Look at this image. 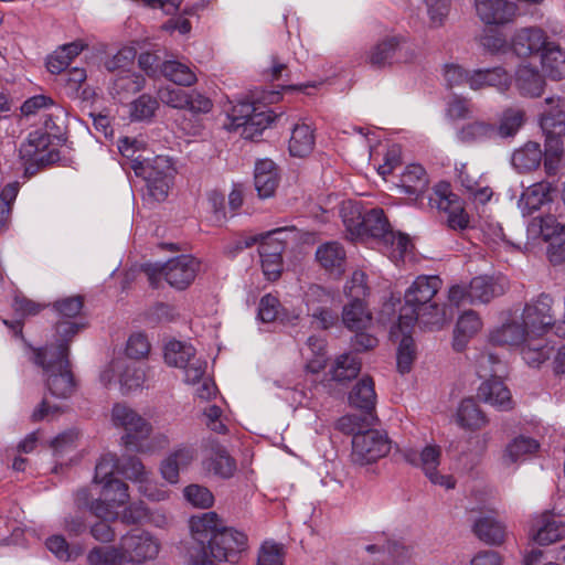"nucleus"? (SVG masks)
<instances>
[{
  "instance_id": "6ab92c4d",
  "label": "nucleus",
  "mask_w": 565,
  "mask_h": 565,
  "mask_svg": "<svg viewBox=\"0 0 565 565\" xmlns=\"http://www.w3.org/2000/svg\"><path fill=\"white\" fill-rule=\"evenodd\" d=\"M541 448L537 439L520 434L512 438L502 452V465L504 467H518L521 462L535 456Z\"/></svg>"
},
{
  "instance_id": "bf43d9fd",
  "label": "nucleus",
  "mask_w": 565,
  "mask_h": 565,
  "mask_svg": "<svg viewBox=\"0 0 565 565\" xmlns=\"http://www.w3.org/2000/svg\"><path fill=\"white\" fill-rule=\"evenodd\" d=\"M383 243L390 248V258L396 264L403 262L405 256L413 247V244L411 243V239L407 235L395 233L394 231L386 234Z\"/></svg>"
},
{
  "instance_id": "20e7f679",
  "label": "nucleus",
  "mask_w": 565,
  "mask_h": 565,
  "mask_svg": "<svg viewBox=\"0 0 565 565\" xmlns=\"http://www.w3.org/2000/svg\"><path fill=\"white\" fill-rule=\"evenodd\" d=\"M111 422L115 427L126 431L121 441L128 450L140 454L153 452V446L148 440L152 426L135 409L124 403L115 404L111 409Z\"/></svg>"
},
{
  "instance_id": "c03bdc74",
  "label": "nucleus",
  "mask_w": 565,
  "mask_h": 565,
  "mask_svg": "<svg viewBox=\"0 0 565 565\" xmlns=\"http://www.w3.org/2000/svg\"><path fill=\"white\" fill-rule=\"evenodd\" d=\"M437 207L448 213L447 223L449 227L463 230L468 226V215L455 194L441 195L437 202Z\"/></svg>"
},
{
  "instance_id": "69168bd1",
  "label": "nucleus",
  "mask_w": 565,
  "mask_h": 565,
  "mask_svg": "<svg viewBox=\"0 0 565 565\" xmlns=\"http://www.w3.org/2000/svg\"><path fill=\"white\" fill-rule=\"evenodd\" d=\"M118 467L119 458L116 454L108 452L103 455L95 467L94 482L99 484L114 478L115 471L118 472Z\"/></svg>"
},
{
  "instance_id": "09e8293b",
  "label": "nucleus",
  "mask_w": 565,
  "mask_h": 565,
  "mask_svg": "<svg viewBox=\"0 0 565 565\" xmlns=\"http://www.w3.org/2000/svg\"><path fill=\"white\" fill-rule=\"evenodd\" d=\"M361 364V360L355 353L340 355L332 367L333 380L341 382L356 377L360 373Z\"/></svg>"
},
{
  "instance_id": "c756f323",
  "label": "nucleus",
  "mask_w": 565,
  "mask_h": 565,
  "mask_svg": "<svg viewBox=\"0 0 565 565\" xmlns=\"http://www.w3.org/2000/svg\"><path fill=\"white\" fill-rule=\"evenodd\" d=\"M515 83L520 94L529 97L541 96L545 85L542 74L530 65H522L518 68Z\"/></svg>"
},
{
  "instance_id": "4be33fe9",
  "label": "nucleus",
  "mask_w": 565,
  "mask_h": 565,
  "mask_svg": "<svg viewBox=\"0 0 565 565\" xmlns=\"http://www.w3.org/2000/svg\"><path fill=\"white\" fill-rule=\"evenodd\" d=\"M190 529L194 541L209 548L221 529V521L215 512H205L190 519Z\"/></svg>"
},
{
  "instance_id": "603ef678",
  "label": "nucleus",
  "mask_w": 565,
  "mask_h": 565,
  "mask_svg": "<svg viewBox=\"0 0 565 565\" xmlns=\"http://www.w3.org/2000/svg\"><path fill=\"white\" fill-rule=\"evenodd\" d=\"M118 473L139 486L147 483L149 479V472L136 456H127L122 457L121 460L119 459Z\"/></svg>"
},
{
  "instance_id": "aec40b11",
  "label": "nucleus",
  "mask_w": 565,
  "mask_h": 565,
  "mask_svg": "<svg viewBox=\"0 0 565 565\" xmlns=\"http://www.w3.org/2000/svg\"><path fill=\"white\" fill-rule=\"evenodd\" d=\"M457 179L473 201L484 204L490 201L493 192L476 171H471L467 163L456 167Z\"/></svg>"
},
{
  "instance_id": "6e6d98bb",
  "label": "nucleus",
  "mask_w": 565,
  "mask_h": 565,
  "mask_svg": "<svg viewBox=\"0 0 565 565\" xmlns=\"http://www.w3.org/2000/svg\"><path fill=\"white\" fill-rule=\"evenodd\" d=\"M412 328L402 331L403 338L397 349V369L402 374L408 373L415 360L416 350L413 338L407 334Z\"/></svg>"
},
{
  "instance_id": "a19ab883",
  "label": "nucleus",
  "mask_w": 565,
  "mask_h": 565,
  "mask_svg": "<svg viewBox=\"0 0 565 565\" xmlns=\"http://www.w3.org/2000/svg\"><path fill=\"white\" fill-rule=\"evenodd\" d=\"M145 84L146 79L142 75L130 71H121L113 82L111 94L122 100L129 95L140 92Z\"/></svg>"
},
{
  "instance_id": "6e6552de",
  "label": "nucleus",
  "mask_w": 565,
  "mask_h": 565,
  "mask_svg": "<svg viewBox=\"0 0 565 565\" xmlns=\"http://www.w3.org/2000/svg\"><path fill=\"white\" fill-rule=\"evenodd\" d=\"M404 460L413 467L420 468L426 478L436 486L445 489H454L456 480L450 475L438 471L441 459V448L436 444H427L420 451L414 448H405L402 451Z\"/></svg>"
},
{
  "instance_id": "4c0bfd02",
  "label": "nucleus",
  "mask_w": 565,
  "mask_h": 565,
  "mask_svg": "<svg viewBox=\"0 0 565 565\" xmlns=\"http://www.w3.org/2000/svg\"><path fill=\"white\" fill-rule=\"evenodd\" d=\"M402 192L418 196L428 186V178L425 169L419 164H409L405 168L399 179Z\"/></svg>"
},
{
  "instance_id": "680f3d73",
  "label": "nucleus",
  "mask_w": 565,
  "mask_h": 565,
  "mask_svg": "<svg viewBox=\"0 0 565 565\" xmlns=\"http://www.w3.org/2000/svg\"><path fill=\"white\" fill-rule=\"evenodd\" d=\"M369 553L387 554L391 558L402 556L405 547L397 540L392 539L388 534L382 533L376 535L375 542L365 546Z\"/></svg>"
},
{
  "instance_id": "58836bf2",
  "label": "nucleus",
  "mask_w": 565,
  "mask_h": 565,
  "mask_svg": "<svg viewBox=\"0 0 565 565\" xmlns=\"http://www.w3.org/2000/svg\"><path fill=\"white\" fill-rule=\"evenodd\" d=\"M209 447L212 451L209 469L221 478H231L236 470L235 460L230 456L225 447L216 441L210 440Z\"/></svg>"
},
{
  "instance_id": "f704fd0d",
  "label": "nucleus",
  "mask_w": 565,
  "mask_h": 565,
  "mask_svg": "<svg viewBox=\"0 0 565 565\" xmlns=\"http://www.w3.org/2000/svg\"><path fill=\"white\" fill-rule=\"evenodd\" d=\"M460 142L471 145L497 138V126L491 122L476 120L463 125L457 132Z\"/></svg>"
},
{
  "instance_id": "9d476101",
  "label": "nucleus",
  "mask_w": 565,
  "mask_h": 565,
  "mask_svg": "<svg viewBox=\"0 0 565 565\" xmlns=\"http://www.w3.org/2000/svg\"><path fill=\"white\" fill-rule=\"evenodd\" d=\"M167 364L184 370L185 381L190 384L200 382L206 371V361L195 356V349L188 343L172 340L164 348Z\"/></svg>"
},
{
  "instance_id": "e433bc0d",
  "label": "nucleus",
  "mask_w": 565,
  "mask_h": 565,
  "mask_svg": "<svg viewBox=\"0 0 565 565\" xmlns=\"http://www.w3.org/2000/svg\"><path fill=\"white\" fill-rule=\"evenodd\" d=\"M318 263L327 270L341 273L345 263V250L338 242H328L316 250Z\"/></svg>"
},
{
  "instance_id": "0e129e2a",
  "label": "nucleus",
  "mask_w": 565,
  "mask_h": 565,
  "mask_svg": "<svg viewBox=\"0 0 565 565\" xmlns=\"http://www.w3.org/2000/svg\"><path fill=\"white\" fill-rule=\"evenodd\" d=\"M145 381V372L137 367L134 363L125 360L124 370L119 372V384L122 394H127L142 385Z\"/></svg>"
},
{
  "instance_id": "423d86ee",
  "label": "nucleus",
  "mask_w": 565,
  "mask_h": 565,
  "mask_svg": "<svg viewBox=\"0 0 565 565\" xmlns=\"http://www.w3.org/2000/svg\"><path fill=\"white\" fill-rule=\"evenodd\" d=\"M201 263L191 255H180L169 259L164 264H150L146 267L150 284L157 286V281L163 277L166 281L178 290L186 289L195 279Z\"/></svg>"
},
{
  "instance_id": "4d7b16f0",
  "label": "nucleus",
  "mask_w": 565,
  "mask_h": 565,
  "mask_svg": "<svg viewBox=\"0 0 565 565\" xmlns=\"http://www.w3.org/2000/svg\"><path fill=\"white\" fill-rule=\"evenodd\" d=\"M102 486L100 495L114 505H124L129 500L128 486L117 478L99 483Z\"/></svg>"
},
{
  "instance_id": "412c9836",
  "label": "nucleus",
  "mask_w": 565,
  "mask_h": 565,
  "mask_svg": "<svg viewBox=\"0 0 565 565\" xmlns=\"http://www.w3.org/2000/svg\"><path fill=\"white\" fill-rule=\"evenodd\" d=\"M512 78L502 67L475 70L470 74V88L473 90L495 87L503 93L511 86Z\"/></svg>"
},
{
  "instance_id": "de8ad7c7",
  "label": "nucleus",
  "mask_w": 565,
  "mask_h": 565,
  "mask_svg": "<svg viewBox=\"0 0 565 565\" xmlns=\"http://www.w3.org/2000/svg\"><path fill=\"white\" fill-rule=\"evenodd\" d=\"M276 119V115L273 110H257L253 114L246 122H243L241 126V135L245 139H255L259 137L263 131L269 127V125Z\"/></svg>"
},
{
  "instance_id": "864d4df0",
  "label": "nucleus",
  "mask_w": 565,
  "mask_h": 565,
  "mask_svg": "<svg viewBox=\"0 0 565 565\" xmlns=\"http://www.w3.org/2000/svg\"><path fill=\"white\" fill-rule=\"evenodd\" d=\"M159 107L158 99L149 94H142L130 103V119L132 121L150 120Z\"/></svg>"
},
{
  "instance_id": "49530a36",
  "label": "nucleus",
  "mask_w": 565,
  "mask_h": 565,
  "mask_svg": "<svg viewBox=\"0 0 565 565\" xmlns=\"http://www.w3.org/2000/svg\"><path fill=\"white\" fill-rule=\"evenodd\" d=\"M162 75L179 86H191L196 82V75L185 64L179 61H166L160 66Z\"/></svg>"
},
{
  "instance_id": "7ed1b4c3",
  "label": "nucleus",
  "mask_w": 565,
  "mask_h": 565,
  "mask_svg": "<svg viewBox=\"0 0 565 565\" xmlns=\"http://www.w3.org/2000/svg\"><path fill=\"white\" fill-rule=\"evenodd\" d=\"M545 102L551 109L542 114L540 125L545 135L544 168L551 175L555 174L565 151V111L559 108V97H548Z\"/></svg>"
},
{
  "instance_id": "9b49d317",
  "label": "nucleus",
  "mask_w": 565,
  "mask_h": 565,
  "mask_svg": "<svg viewBox=\"0 0 565 565\" xmlns=\"http://www.w3.org/2000/svg\"><path fill=\"white\" fill-rule=\"evenodd\" d=\"M555 319L554 299L544 292L526 302L522 312L523 324L534 335L553 331Z\"/></svg>"
},
{
  "instance_id": "ea45409f",
  "label": "nucleus",
  "mask_w": 565,
  "mask_h": 565,
  "mask_svg": "<svg viewBox=\"0 0 565 565\" xmlns=\"http://www.w3.org/2000/svg\"><path fill=\"white\" fill-rule=\"evenodd\" d=\"M340 216L351 239L362 238L364 213L361 204L351 200L342 202Z\"/></svg>"
},
{
  "instance_id": "5fc2aeb1",
  "label": "nucleus",
  "mask_w": 565,
  "mask_h": 565,
  "mask_svg": "<svg viewBox=\"0 0 565 565\" xmlns=\"http://www.w3.org/2000/svg\"><path fill=\"white\" fill-rule=\"evenodd\" d=\"M287 231V227H278L266 233L259 234L258 242L259 256L265 257V254L277 253V256H281L285 249V241L281 237Z\"/></svg>"
},
{
  "instance_id": "393cba45",
  "label": "nucleus",
  "mask_w": 565,
  "mask_h": 565,
  "mask_svg": "<svg viewBox=\"0 0 565 565\" xmlns=\"http://www.w3.org/2000/svg\"><path fill=\"white\" fill-rule=\"evenodd\" d=\"M540 55L547 77L554 81L565 78V50L557 42L551 40Z\"/></svg>"
},
{
  "instance_id": "0eeeda50",
  "label": "nucleus",
  "mask_w": 565,
  "mask_h": 565,
  "mask_svg": "<svg viewBox=\"0 0 565 565\" xmlns=\"http://www.w3.org/2000/svg\"><path fill=\"white\" fill-rule=\"evenodd\" d=\"M52 139L49 132L38 129L29 134L21 143L19 154L25 166V171L34 173L40 168L53 164L60 160V152L51 148Z\"/></svg>"
},
{
  "instance_id": "bb28decb",
  "label": "nucleus",
  "mask_w": 565,
  "mask_h": 565,
  "mask_svg": "<svg viewBox=\"0 0 565 565\" xmlns=\"http://www.w3.org/2000/svg\"><path fill=\"white\" fill-rule=\"evenodd\" d=\"M481 327V319L475 311H465L458 318L456 328L454 330V349L457 352H461L466 348L468 341L479 332Z\"/></svg>"
},
{
  "instance_id": "f8f14e48",
  "label": "nucleus",
  "mask_w": 565,
  "mask_h": 565,
  "mask_svg": "<svg viewBox=\"0 0 565 565\" xmlns=\"http://www.w3.org/2000/svg\"><path fill=\"white\" fill-rule=\"evenodd\" d=\"M391 450L387 436L376 429H365L352 439V460L361 466L376 461Z\"/></svg>"
},
{
  "instance_id": "72a5a7b5",
  "label": "nucleus",
  "mask_w": 565,
  "mask_h": 565,
  "mask_svg": "<svg viewBox=\"0 0 565 565\" xmlns=\"http://www.w3.org/2000/svg\"><path fill=\"white\" fill-rule=\"evenodd\" d=\"M501 294H503V286L492 277L478 276L470 281V305L488 303Z\"/></svg>"
},
{
  "instance_id": "7c9ffc66",
  "label": "nucleus",
  "mask_w": 565,
  "mask_h": 565,
  "mask_svg": "<svg viewBox=\"0 0 565 565\" xmlns=\"http://www.w3.org/2000/svg\"><path fill=\"white\" fill-rule=\"evenodd\" d=\"M529 329L522 323L515 321L503 323L501 327L491 331L489 341L493 345H520L529 337Z\"/></svg>"
},
{
  "instance_id": "338daca9",
  "label": "nucleus",
  "mask_w": 565,
  "mask_h": 565,
  "mask_svg": "<svg viewBox=\"0 0 565 565\" xmlns=\"http://www.w3.org/2000/svg\"><path fill=\"white\" fill-rule=\"evenodd\" d=\"M259 107H257L254 103L250 102H239L234 105L231 111L227 114V118L230 124L226 125L228 130H237L241 128L243 122L255 114Z\"/></svg>"
},
{
  "instance_id": "a878e982",
  "label": "nucleus",
  "mask_w": 565,
  "mask_h": 565,
  "mask_svg": "<svg viewBox=\"0 0 565 565\" xmlns=\"http://www.w3.org/2000/svg\"><path fill=\"white\" fill-rule=\"evenodd\" d=\"M552 185L548 182H537L529 186L521 195L518 206L523 215H531L551 201Z\"/></svg>"
},
{
  "instance_id": "5701e85b",
  "label": "nucleus",
  "mask_w": 565,
  "mask_h": 565,
  "mask_svg": "<svg viewBox=\"0 0 565 565\" xmlns=\"http://www.w3.org/2000/svg\"><path fill=\"white\" fill-rule=\"evenodd\" d=\"M278 172L274 161L263 159L256 162L254 184L260 199L273 196L278 186Z\"/></svg>"
},
{
  "instance_id": "4468645a",
  "label": "nucleus",
  "mask_w": 565,
  "mask_h": 565,
  "mask_svg": "<svg viewBox=\"0 0 565 565\" xmlns=\"http://www.w3.org/2000/svg\"><path fill=\"white\" fill-rule=\"evenodd\" d=\"M125 563H142L157 557L159 541L149 532L132 530L120 539Z\"/></svg>"
},
{
  "instance_id": "ddd939ff",
  "label": "nucleus",
  "mask_w": 565,
  "mask_h": 565,
  "mask_svg": "<svg viewBox=\"0 0 565 565\" xmlns=\"http://www.w3.org/2000/svg\"><path fill=\"white\" fill-rule=\"evenodd\" d=\"M530 231L550 242L547 255L552 264L565 262V225L559 224L554 215L533 218Z\"/></svg>"
},
{
  "instance_id": "cd10ccee",
  "label": "nucleus",
  "mask_w": 565,
  "mask_h": 565,
  "mask_svg": "<svg viewBox=\"0 0 565 565\" xmlns=\"http://www.w3.org/2000/svg\"><path fill=\"white\" fill-rule=\"evenodd\" d=\"M542 337L529 333V337L522 343V358L531 366H540L550 359L553 352V347Z\"/></svg>"
},
{
  "instance_id": "dca6fc26",
  "label": "nucleus",
  "mask_w": 565,
  "mask_h": 565,
  "mask_svg": "<svg viewBox=\"0 0 565 565\" xmlns=\"http://www.w3.org/2000/svg\"><path fill=\"white\" fill-rule=\"evenodd\" d=\"M478 18L487 25L503 26L514 21L518 6L510 0H475Z\"/></svg>"
},
{
  "instance_id": "f257e3e1",
  "label": "nucleus",
  "mask_w": 565,
  "mask_h": 565,
  "mask_svg": "<svg viewBox=\"0 0 565 565\" xmlns=\"http://www.w3.org/2000/svg\"><path fill=\"white\" fill-rule=\"evenodd\" d=\"M82 327L73 321H58L55 327L56 343L34 350L33 361L43 369L46 387L56 398H68L75 391V380L70 369L68 344Z\"/></svg>"
},
{
  "instance_id": "f3484780",
  "label": "nucleus",
  "mask_w": 565,
  "mask_h": 565,
  "mask_svg": "<svg viewBox=\"0 0 565 565\" xmlns=\"http://www.w3.org/2000/svg\"><path fill=\"white\" fill-rule=\"evenodd\" d=\"M198 458V449L193 445H178L160 465L162 478L171 484L179 482L180 472L186 470Z\"/></svg>"
},
{
  "instance_id": "3c124183",
  "label": "nucleus",
  "mask_w": 565,
  "mask_h": 565,
  "mask_svg": "<svg viewBox=\"0 0 565 565\" xmlns=\"http://www.w3.org/2000/svg\"><path fill=\"white\" fill-rule=\"evenodd\" d=\"M565 537V522L555 518L546 519L533 535L540 545H548Z\"/></svg>"
},
{
  "instance_id": "052dcab7",
  "label": "nucleus",
  "mask_w": 565,
  "mask_h": 565,
  "mask_svg": "<svg viewBox=\"0 0 565 565\" xmlns=\"http://www.w3.org/2000/svg\"><path fill=\"white\" fill-rule=\"evenodd\" d=\"M285 555L284 544L267 540L259 547L256 565H284Z\"/></svg>"
},
{
  "instance_id": "1a4fd4ad",
  "label": "nucleus",
  "mask_w": 565,
  "mask_h": 565,
  "mask_svg": "<svg viewBox=\"0 0 565 565\" xmlns=\"http://www.w3.org/2000/svg\"><path fill=\"white\" fill-rule=\"evenodd\" d=\"M414 55V49L404 36L386 35L370 49L366 62L374 68H383L394 62H408Z\"/></svg>"
},
{
  "instance_id": "e2e57ef3",
  "label": "nucleus",
  "mask_w": 565,
  "mask_h": 565,
  "mask_svg": "<svg viewBox=\"0 0 565 565\" xmlns=\"http://www.w3.org/2000/svg\"><path fill=\"white\" fill-rule=\"evenodd\" d=\"M371 419H373L372 414L369 415L367 413L364 415L348 414L338 420L337 428L347 435L355 437V434H364V429L371 425Z\"/></svg>"
},
{
  "instance_id": "13d9d810",
  "label": "nucleus",
  "mask_w": 565,
  "mask_h": 565,
  "mask_svg": "<svg viewBox=\"0 0 565 565\" xmlns=\"http://www.w3.org/2000/svg\"><path fill=\"white\" fill-rule=\"evenodd\" d=\"M523 122V110L514 108L505 109L502 113L499 126H497V137L508 138L514 136Z\"/></svg>"
},
{
  "instance_id": "37998d69",
  "label": "nucleus",
  "mask_w": 565,
  "mask_h": 565,
  "mask_svg": "<svg viewBox=\"0 0 565 565\" xmlns=\"http://www.w3.org/2000/svg\"><path fill=\"white\" fill-rule=\"evenodd\" d=\"M475 534L484 543L498 545L503 543L505 526L491 516L478 519L473 524Z\"/></svg>"
},
{
  "instance_id": "a18cd8bd",
  "label": "nucleus",
  "mask_w": 565,
  "mask_h": 565,
  "mask_svg": "<svg viewBox=\"0 0 565 565\" xmlns=\"http://www.w3.org/2000/svg\"><path fill=\"white\" fill-rule=\"evenodd\" d=\"M362 238L371 236L384 239L386 234L391 233L390 223L382 209H372L364 213Z\"/></svg>"
},
{
  "instance_id": "c85d7f7f",
  "label": "nucleus",
  "mask_w": 565,
  "mask_h": 565,
  "mask_svg": "<svg viewBox=\"0 0 565 565\" xmlns=\"http://www.w3.org/2000/svg\"><path fill=\"white\" fill-rule=\"evenodd\" d=\"M456 423L463 429L476 431L488 424V418L472 398H465L458 406Z\"/></svg>"
},
{
  "instance_id": "b1692460",
  "label": "nucleus",
  "mask_w": 565,
  "mask_h": 565,
  "mask_svg": "<svg viewBox=\"0 0 565 565\" xmlns=\"http://www.w3.org/2000/svg\"><path fill=\"white\" fill-rule=\"evenodd\" d=\"M478 396L486 403L501 409L512 408V398L509 388L498 377L484 381L478 390Z\"/></svg>"
},
{
  "instance_id": "a211bd4d",
  "label": "nucleus",
  "mask_w": 565,
  "mask_h": 565,
  "mask_svg": "<svg viewBox=\"0 0 565 565\" xmlns=\"http://www.w3.org/2000/svg\"><path fill=\"white\" fill-rule=\"evenodd\" d=\"M546 32L539 26L518 29L511 40L513 52L521 57L541 54L550 42Z\"/></svg>"
},
{
  "instance_id": "79ce46f5",
  "label": "nucleus",
  "mask_w": 565,
  "mask_h": 565,
  "mask_svg": "<svg viewBox=\"0 0 565 565\" xmlns=\"http://www.w3.org/2000/svg\"><path fill=\"white\" fill-rule=\"evenodd\" d=\"M543 152L537 142L529 141L522 148L514 151L512 164L520 172L535 170L542 161Z\"/></svg>"
},
{
  "instance_id": "2f4dec72",
  "label": "nucleus",
  "mask_w": 565,
  "mask_h": 565,
  "mask_svg": "<svg viewBox=\"0 0 565 565\" xmlns=\"http://www.w3.org/2000/svg\"><path fill=\"white\" fill-rule=\"evenodd\" d=\"M349 401L353 407L371 415L376 404L373 380L370 376L362 377L350 392Z\"/></svg>"
},
{
  "instance_id": "f03ea898",
  "label": "nucleus",
  "mask_w": 565,
  "mask_h": 565,
  "mask_svg": "<svg viewBox=\"0 0 565 565\" xmlns=\"http://www.w3.org/2000/svg\"><path fill=\"white\" fill-rule=\"evenodd\" d=\"M441 280L438 276H419L405 292V305L402 307L397 329L413 328L415 323L423 319L425 326L439 324L443 315L436 303H431V299L440 288Z\"/></svg>"
},
{
  "instance_id": "39448f33",
  "label": "nucleus",
  "mask_w": 565,
  "mask_h": 565,
  "mask_svg": "<svg viewBox=\"0 0 565 565\" xmlns=\"http://www.w3.org/2000/svg\"><path fill=\"white\" fill-rule=\"evenodd\" d=\"M131 169L137 177L145 180L148 194L153 200L158 202L166 200L174 175L173 164L168 157L134 159Z\"/></svg>"
},
{
  "instance_id": "2eb2a0df",
  "label": "nucleus",
  "mask_w": 565,
  "mask_h": 565,
  "mask_svg": "<svg viewBox=\"0 0 565 565\" xmlns=\"http://www.w3.org/2000/svg\"><path fill=\"white\" fill-rule=\"evenodd\" d=\"M247 535L233 527H222L214 535L209 552L211 557L217 562L235 563L238 555L247 548Z\"/></svg>"
},
{
  "instance_id": "c9c22d12",
  "label": "nucleus",
  "mask_w": 565,
  "mask_h": 565,
  "mask_svg": "<svg viewBox=\"0 0 565 565\" xmlns=\"http://www.w3.org/2000/svg\"><path fill=\"white\" fill-rule=\"evenodd\" d=\"M315 134L310 125L305 122L295 125L289 139V152L292 157H306L313 150Z\"/></svg>"
},
{
  "instance_id": "473e14b6",
  "label": "nucleus",
  "mask_w": 565,
  "mask_h": 565,
  "mask_svg": "<svg viewBox=\"0 0 565 565\" xmlns=\"http://www.w3.org/2000/svg\"><path fill=\"white\" fill-rule=\"evenodd\" d=\"M372 321V315L367 310L364 300H350L343 307L342 322L351 331L366 329Z\"/></svg>"
},
{
  "instance_id": "774afa93",
  "label": "nucleus",
  "mask_w": 565,
  "mask_h": 565,
  "mask_svg": "<svg viewBox=\"0 0 565 565\" xmlns=\"http://www.w3.org/2000/svg\"><path fill=\"white\" fill-rule=\"evenodd\" d=\"M184 498L193 507L207 509L213 505L214 497L212 492L200 484H190L183 490Z\"/></svg>"
},
{
  "instance_id": "8fccbe9b",
  "label": "nucleus",
  "mask_w": 565,
  "mask_h": 565,
  "mask_svg": "<svg viewBox=\"0 0 565 565\" xmlns=\"http://www.w3.org/2000/svg\"><path fill=\"white\" fill-rule=\"evenodd\" d=\"M87 563L89 565H122L125 558L121 545L118 547L109 546H95L87 554Z\"/></svg>"
}]
</instances>
